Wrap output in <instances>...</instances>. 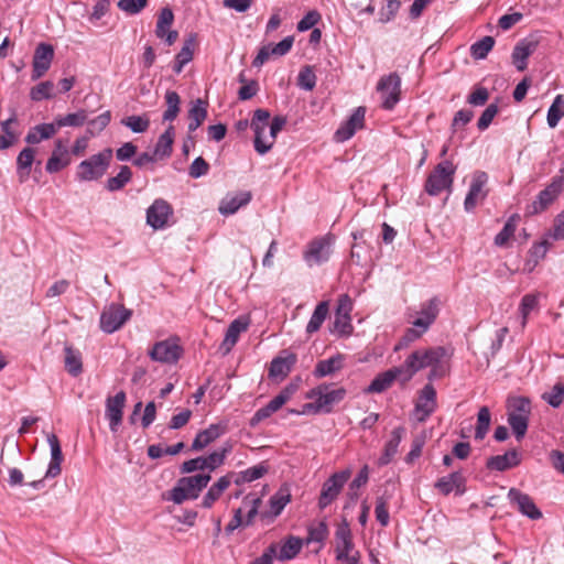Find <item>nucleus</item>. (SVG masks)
<instances>
[{"label": "nucleus", "mask_w": 564, "mask_h": 564, "mask_svg": "<svg viewBox=\"0 0 564 564\" xmlns=\"http://www.w3.org/2000/svg\"><path fill=\"white\" fill-rule=\"evenodd\" d=\"M207 107H208V102L200 98H197L196 100L191 101V107L188 110V119H189L188 131L189 132L196 131L202 126V123L205 121V119L207 117Z\"/></svg>", "instance_id": "nucleus-34"}, {"label": "nucleus", "mask_w": 564, "mask_h": 564, "mask_svg": "<svg viewBox=\"0 0 564 564\" xmlns=\"http://www.w3.org/2000/svg\"><path fill=\"white\" fill-rule=\"evenodd\" d=\"M132 178V171L128 165H121L116 176L109 177L106 182V189L117 192L122 189Z\"/></svg>", "instance_id": "nucleus-45"}, {"label": "nucleus", "mask_w": 564, "mask_h": 564, "mask_svg": "<svg viewBox=\"0 0 564 564\" xmlns=\"http://www.w3.org/2000/svg\"><path fill=\"white\" fill-rule=\"evenodd\" d=\"M111 120V113L109 110L100 113L96 118L88 120V128L87 132L90 135L99 134L109 123Z\"/></svg>", "instance_id": "nucleus-61"}, {"label": "nucleus", "mask_w": 564, "mask_h": 564, "mask_svg": "<svg viewBox=\"0 0 564 564\" xmlns=\"http://www.w3.org/2000/svg\"><path fill=\"white\" fill-rule=\"evenodd\" d=\"M438 312L440 310L437 299H431L422 304L419 316L412 322V325L424 334L435 322Z\"/></svg>", "instance_id": "nucleus-24"}, {"label": "nucleus", "mask_w": 564, "mask_h": 564, "mask_svg": "<svg viewBox=\"0 0 564 564\" xmlns=\"http://www.w3.org/2000/svg\"><path fill=\"white\" fill-rule=\"evenodd\" d=\"M70 155L66 143L62 139L55 141L52 155L46 162V171L48 173H57L70 163Z\"/></svg>", "instance_id": "nucleus-26"}, {"label": "nucleus", "mask_w": 564, "mask_h": 564, "mask_svg": "<svg viewBox=\"0 0 564 564\" xmlns=\"http://www.w3.org/2000/svg\"><path fill=\"white\" fill-rule=\"evenodd\" d=\"M54 84L51 80H45L31 88L30 98L33 101H41L51 99L53 97Z\"/></svg>", "instance_id": "nucleus-60"}, {"label": "nucleus", "mask_w": 564, "mask_h": 564, "mask_svg": "<svg viewBox=\"0 0 564 564\" xmlns=\"http://www.w3.org/2000/svg\"><path fill=\"white\" fill-rule=\"evenodd\" d=\"M172 214V206L165 199L158 198L147 209V224L154 230L163 229Z\"/></svg>", "instance_id": "nucleus-13"}, {"label": "nucleus", "mask_w": 564, "mask_h": 564, "mask_svg": "<svg viewBox=\"0 0 564 564\" xmlns=\"http://www.w3.org/2000/svg\"><path fill=\"white\" fill-rule=\"evenodd\" d=\"M346 395L344 388L333 389L330 384H319L311 389L306 393V399L313 400V402L305 403L303 410H292L293 414H305V413H330L334 405L339 403Z\"/></svg>", "instance_id": "nucleus-2"}, {"label": "nucleus", "mask_w": 564, "mask_h": 564, "mask_svg": "<svg viewBox=\"0 0 564 564\" xmlns=\"http://www.w3.org/2000/svg\"><path fill=\"white\" fill-rule=\"evenodd\" d=\"M230 475H225L220 477L204 496L202 506L206 509L212 508L215 501H217L220 498V496L230 486Z\"/></svg>", "instance_id": "nucleus-39"}, {"label": "nucleus", "mask_w": 564, "mask_h": 564, "mask_svg": "<svg viewBox=\"0 0 564 564\" xmlns=\"http://www.w3.org/2000/svg\"><path fill=\"white\" fill-rule=\"evenodd\" d=\"M539 306V295L538 294H525L521 303L519 305V312L521 314V327L524 328L528 323V317L530 313L536 310Z\"/></svg>", "instance_id": "nucleus-52"}, {"label": "nucleus", "mask_w": 564, "mask_h": 564, "mask_svg": "<svg viewBox=\"0 0 564 564\" xmlns=\"http://www.w3.org/2000/svg\"><path fill=\"white\" fill-rule=\"evenodd\" d=\"M495 45L492 36H484L470 47V54L475 59H484Z\"/></svg>", "instance_id": "nucleus-54"}, {"label": "nucleus", "mask_w": 564, "mask_h": 564, "mask_svg": "<svg viewBox=\"0 0 564 564\" xmlns=\"http://www.w3.org/2000/svg\"><path fill=\"white\" fill-rule=\"evenodd\" d=\"M232 447L229 443H227L225 446L219 448L218 451H215L210 453L208 456L204 457L206 463V468L209 471L215 470L219 466H221L225 462L226 456L231 452Z\"/></svg>", "instance_id": "nucleus-53"}, {"label": "nucleus", "mask_w": 564, "mask_h": 564, "mask_svg": "<svg viewBox=\"0 0 564 564\" xmlns=\"http://www.w3.org/2000/svg\"><path fill=\"white\" fill-rule=\"evenodd\" d=\"M174 137V127L170 124L166 130L159 137V140L154 147L153 154L156 156V159H166L171 156L173 151Z\"/></svg>", "instance_id": "nucleus-38"}, {"label": "nucleus", "mask_w": 564, "mask_h": 564, "mask_svg": "<svg viewBox=\"0 0 564 564\" xmlns=\"http://www.w3.org/2000/svg\"><path fill=\"white\" fill-rule=\"evenodd\" d=\"M121 124L134 133H143L150 127V120L145 116H129L121 120Z\"/></svg>", "instance_id": "nucleus-56"}, {"label": "nucleus", "mask_w": 564, "mask_h": 564, "mask_svg": "<svg viewBox=\"0 0 564 564\" xmlns=\"http://www.w3.org/2000/svg\"><path fill=\"white\" fill-rule=\"evenodd\" d=\"M294 391V386H288L284 389H282L280 393L268 403L273 413L279 411L291 399Z\"/></svg>", "instance_id": "nucleus-64"}, {"label": "nucleus", "mask_w": 564, "mask_h": 564, "mask_svg": "<svg viewBox=\"0 0 564 564\" xmlns=\"http://www.w3.org/2000/svg\"><path fill=\"white\" fill-rule=\"evenodd\" d=\"M455 165L451 161L438 163L427 176L425 182V191L431 196H437L443 191L449 189L453 185Z\"/></svg>", "instance_id": "nucleus-5"}, {"label": "nucleus", "mask_w": 564, "mask_h": 564, "mask_svg": "<svg viewBox=\"0 0 564 564\" xmlns=\"http://www.w3.org/2000/svg\"><path fill=\"white\" fill-rule=\"evenodd\" d=\"M377 91L380 94L382 107L386 110H392L401 96V78L398 73L382 76L377 84Z\"/></svg>", "instance_id": "nucleus-6"}, {"label": "nucleus", "mask_w": 564, "mask_h": 564, "mask_svg": "<svg viewBox=\"0 0 564 564\" xmlns=\"http://www.w3.org/2000/svg\"><path fill=\"white\" fill-rule=\"evenodd\" d=\"M536 47V42L528 40H522L514 46L512 63L518 70L523 72L528 67L527 59L535 52Z\"/></svg>", "instance_id": "nucleus-30"}, {"label": "nucleus", "mask_w": 564, "mask_h": 564, "mask_svg": "<svg viewBox=\"0 0 564 564\" xmlns=\"http://www.w3.org/2000/svg\"><path fill=\"white\" fill-rule=\"evenodd\" d=\"M366 109L358 107L350 117L336 130L335 140L345 142L349 140L358 129L364 127Z\"/></svg>", "instance_id": "nucleus-20"}, {"label": "nucleus", "mask_w": 564, "mask_h": 564, "mask_svg": "<svg viewBox=\"0 0 564 564\" xmlns=\"http://www.w3.org/2000/svg\"><path fill=\"white\" fill-rule=\"evenodd\" d=\"M65 368L73 377H77L83 371L80 352L69 346L65 347Z\"/></svg>", "instance_id": "nucleus-46"}, {"label": "nucleus", "mask_w": 564, "mask_h": 564, "mask_svg": "<svg viewBox=\"0 0 564 564\" xmlns=\"http://www.w3.org/2000/svg\"><path fill=\"white\" fill-rule=\"evenodd\" d=\"M126 392L119 391L106 400V419L109 421V429L116 433L122 422L123 408L126 404Z\"/></svg>", "instance_id": "nucleus-15"}, {"label": "nucleus", "mask_w": 564, "mask_h": 564, "mask_svg": "<svg viewBox=\"0 0 564 564\" xmlns=\"http://www.w3.org/2000/svg\"><path fill=\"white\" fill-rule=\"evenodd\" d=\"M465 484L464 475L460 471H453L447 476L438 478L434 487L444 496H448L452 492L462 496L466 491Z\"/></svg>", "instance_id": "nucleus-22"}, {"label": "nucleus", "mask_w": 564, "mask_h": 564, "mask_svg": "<svg viewBox=\"0 0 564 564\" xmlns=\"http://www.w3.org/2000/svg\"><path fill=\"white\" fill-rule=\"evenodd\" d=\"M333 238L324 236L308 243L304 252V260L308 267L319 265L326 262L330 256Z\"/></svg>", "instance_id": "nucleus-12"}, {"label": "nucleus", "mask_w": 564, "mask_h": 564, "mask_svg": "<svg viewBox=\"0 0 564 564\" xmlns=\"http://www.w3.org/2000/svg\"><path fill=\"white\" fill-rule=\"evenodd\" d=\"M328 312H329L328 302L327 301L319 302L316 305V307L306 325V333L307 334L316 333L321 328L323 323L325 322V319L328 315Z\"/></svg>", "instance_id": "nucleus-41"}, {"label": "nucleus", "mask_w": 564, "mask_h": 564, "mask_svg": "<svg viewBox=\"0 0 564 564\" xmlns=\"http://www.w3.org/2000/svg\"><path fill=\"white\" fill-rule=\"evenodd\" d=\"M335 551L352 552L357 551L352 541L351 530L348 522L344 519L336 529L335 532Z\"/></svg>", "instance_id": "nucleus-33"}, {"label": "nucleus", "mask_w": 564, "mask_h": 564, "mask_svg": "<svg viewBox=\"0 0 564 564\" xmlns=\"http://www.w3.org/2000/svg\"><path fill=\"white\" fill-rule=\"evenodd\" d=\"M242 505L248 509L247 516L243 519L245 520V527H250L254 518L259 513V507L261 505V499L259 497H254L253 495H248L243 498Z\"/></svg>", "instance_id": "nucleus-59"}, {"label": "nucleus", "mask_w": 564, "mask_h": 564, "mask_svg": "<svg viewBox=\"0 0 564 564\" xmlns=\"http://www.w3.org/2000/svg\"><path fill=\"white\" fill-rule=\"evenodd\" d=\"M251 193L248 191L227 195L219 204L218 210L224 216L234 215L239 208L248 205L251 200Z\"/></svg>", "instance_id": "nucleus-27"}, {"label": "nucleus", "mask_w": 564, "mask_h": 564, "mask_svg": "<svg viewBox=\"0 0 564 564\" xmlns=\"http://www.w3.org/2000/svg\"><path fill=\"white\" fill-rule=\"evenodd\" d=\"M564 117V97L557 95L547 110L546 121L550 128H555Z\"/></svg>", "instance_id": "nucleus-50"}, {"label": "nucleus", "mask_w": 564, "mask_h": 564, "mask_svg": "<svg viewBox=\"0 0 564 564\" xmlns=\"http://www.w3.org/2000/svg\"><path fill=\"white\" fill-rule=\"evenodd\" d=\"M508 415L529 417L531 402L525 397H509L507 400Z\"/></svg>", "instance_id": "nucleus-42"}, {"label": "nucleus", "mask_w": 564, "mask_h": 564, "mask_svg": "<svg viewBox=\"0 0 564 564\" xmlns=\"http://www.w3.org/2000/svg\"><path fill=\"white\" fill-rule=\"evenodd\" d=\"M488 182V175L486 172L478 171L474 174L469 191L465 197L464 208L466 212H471L478 202L482 200L487 196L485 185Z\"/></svg>", "instance_id": "nucleus-17"}, {"label": "nucleus", "mask_w": 564, "mask_h": 564, "mask_svg": "<svg viewBox=\"0 0 564 564\" xmlns=\"http://www.w3.org/2000/svg\"><path fill=\"white\" fill-rule=\"evenodd\" d=\"M508 423L518 441L522 440L528 431L529 417L508 415Z\"/></svg>", "instance_id": "nucleus-63"}, {"label": "nucleus", "mask_w": 564, "mask_h": 564, "mask_svg": "<svg viewBox=\"0 0 564 564\" xmlns=\"http://www.w3.org/2000/svg\"><path fill=\"white\" fill-rule=\"evenodd\" d=\"M58 131L55 121L50 123H40L32 127L25 135V142L37 144L43 140L52 138Z\"/></svg>", "instance_id": "nucleus-37"}, {"label": "nucleus", "mask_w": 564, "mask_h": 564, "mask_svg": "<svg viewBox=\"0 0 564 564\" xmlns=\"http://www.w3.org/2000/svg\"><path fill=\"white\" fill-rule=\"evenodd\" d=\"M270 112L267 109H257L253 112L250 127L254 132V150L263 155L271 150V144L264 141V131L269 127Z\"/></svg>", "instance_id": "nucleus-10"}, {"label": "nucleus", "mask_w": 564, "mask_h": 564, "mask_svg": "<svg viewBox=\"0 0 564 564\" xmlns=\"http://www.w3.org/2000/svg\"><path fill=\"white\" fill-rule=\"evenodd\" d=\"M54 57V48L51 44L40 43L33 56L32 79L36 80L50 69Z\"/></svg>", "instance_id": "nucleus-19"}, {"label": "nucleus", "mask_w": 564, "mask_h": 564, "mask_svg": "<svg viewBox=\"0 0 564 564\" xmlns=\"http://www.w3.org/2000/svg\"><path fill=\"white\" fill-rule=\"evenodd\" d=\"M268 467L263 464H259L252 467H249L239 473L238 478L235 480L237 485L241 482H251L259 478H261L264 474H267Z\"/></svg>", "instance_id": "nucleus-55"}, {"label": "nucleus", "mask_w": 564, "mask_h": 564, "mask_svg": "<svg viewBox=\"0 0 564 564\" xmlns=\"http://www.w3.org/2000/svg\"><path fill=\"white\" fill-rule=\"evenodd\" d=\"M563 177L556 176L541 191L536 198L527 207L528 215H538L551 206L563 191Z\"/></svg>", "instance_id": "nucleus-7"}, {"label": "nucleus", "mask_w": 564, "mask_h": 564, "mask_svg": "<svg viewBox=\"0 0 564 564\" xmlns=\"http://www.w3.org/2000/svg\"><path fill=\"white\" fill-rule=\"evenodd\" d=\"M521 459L517 449H511L503 455L491 456L487 460V468L490 470L505 471L520 464Z\"/></svg>", "instance_id": "nucleus-28"}, {"label": "nucleus", "mask_w": 564, "mask_h": 564, "mask_svg": "<svg viewBox=\"0 0 564 564\" xmlns=\"http://www.w3.org/2000/svg\"><path fill=\"white\" fill-rule=\"evenodd\" d=\"M174 21V13L170 8H163L160 11L156 26H155V35L159 39L165 40L167 45H172L176 42L178 37V33L175 30H170Z\"/></svg>", "instance_id": "nucleus-23"}, {"label": "nucleus", "mask_w": 564, "mask_h": 564, "mask_svg": "<svg viewBox=\"0 0 564 564\" xmlns=\"http://www.w3.org/2000/svg\"><path fill=\"white\" fill-rule=\"evenodd\" d=\"M518 215H512L505 224L503 228L496 235L495 245L503 247L507 245L509 239L514 235L516 231V219Z\"/></svg>", "instance_id": "nucleus-58"}, {"label": "nucleus", "mask_w": 564, "mask_h": 564, "mask_svg": "<svg viewBox=\"0 0 564 564\" xmlns=\"http://www.w3.org/2000/svg\"><path fill=\"white\" fill-rule=\"evenodd\" d=\"M491 422V414L487 406H481L477 414V424L475 430V438L484 440L489 431Z\"/></svg>", "instance_id": "nucleus-51"}, {"label": "nucleus", "mask_w": 564, "mask_h": 564, "mask_svg": "<svg viewBox=\"0 0 564 564\" xmlns=\"http://www.w3.org/2000/svg\"><path fill=\"white\" fill-rule=\"evenodd\" d=\"M508 499L514 505L520 513L531 520H539L542 518L541 510L536 507L533 499L517 488H511L508 491Z\"/></svg>", "instance_id": "nucleus-16"}, {"label": "nucleus", "mask_w": 564, "mask_h": 564, "mask_svg": "<svg viewBox=\"0 0 564 564\" xmlns=\"http://www.w3.org/2000/svg\"><path fill=\"white\" fill-rule=\"evenodd\" d=\"M89 112L85 109H79L76 112L67 113L65 116H57L54 121L57 129L63 127H82L88 119Z\"/></svg>", "instance_id": "nucleus-43"}, {"label": "nucleus", "mask_w": 564, "mask_h": 564, "mask_svg": "<svg viewBox=\"0 0 564 564\" xmlns=\"http://www.w3.org/2000/svg\"><path fill=\"white\" fill-rule=\"evenodd\" d=\"M402 378H404V373L401 366L392 367L387 371L377 375L371 383L365 389V393H381L389 389L397 379H400L402 382Z\"/></svg>", "instance_id": "nucleus-21"}, {"label": "nucleus", "mask_w": 564, "mask_h": 564, "mask_svg": "<svg viewBox=\"0 0 564 564\" xmlns=\"http://www.w3.org/2000/svg\"><path fill=\"white\" fill-rule=\"evenodd\" d=\"M249 322L241 318H237L229 324L225 338L221 343V348L225 352H229L231 350V348L237 344L240 334L247 330Z\"/></svg>", "instance_id": "nucleus-35"}, {"label": "nucleus", "mask_w": 564, "mask_h": 564, "mask_svg": "<svg viewBox=\"0 0 564 564\" xmlns=\"http://www.w3.org/2000/svg\"><path fill=\"white\" fill-rule=\"evenodd\" d=\"M343 360L344 357L339 354L327 359L321 360L315 366L313 373L316 378H323L333 375L334 372L341 369Z\"/></svg>", "instance_id": "nucleus-40"}, {"label": "nucleus", "mask_w": 564, "mask_h": 564, "mask_svg": "<svg viewBox=\"0 0 564 564\" xmlns=\"http://www.w3.org/2000/svg\"><path fill=\"white\" fill-rule=\"evenodd\" d=\"M209 474H198L180 478L175 486L167 491L166 499L175 505H182L185 500H195L199 497L202 490L210 481Z\"/></svg>", "instance_id": "nucleus-3"}, {"label": "nucleus", "mask_w": 564, "mask_h": 564, "mask_svg": "<svg viewBox=\"0 0 564 564\" xmlns=\"http://www.w3.org/2000/svg\"><path fill=\"white\" fill-rule=\"evenodd\" d=\"M112 150L107 148L101 152L84 160L78 165L77 178L79 181H95L100 178L109 167Z\"/></svg>", "instance_id": "nucleus-4"}, {"label": "nucleus", "mask_w": 564, "mask_h": 564, "mask_svg": "<svg viewBox=\"0 0 564 564\" xmlns=\"http://www.w3.org/2000/svg\"><path fill=\"white\" fill-rule=\"evenodd\" d=\"M436 409V391L432 384H425L420 391L415 403L414 415L419 422H424Z\"/></svg>", "instance_id": "nucleus-18"}, {"label": "nucleus", "mask_w": 564, "mask_h": 564, "mask_svg": "<svg viewBox=\"0 0 564 564\" xmlns=\"http://www.w3.org/2000/svg\"><path fill=\"white\" fill-rule=\"evenodd\" d=\"M291 501V495L289 489L281 488L275 492L269 500L270 510L260 513V518L267 524L273 522V520L281 514L285 506Z\"/></svg>", "instance_id": "nucleus-25"}, {"label": "nucleus", "mask_w": 564, "mask_h": 564, "mask_svg": "<svg viewBox=\"0 0 564 564\" xmlns=\"http://www.w3.org/2000/svg\"><path fill=\"white\" fill-rule=\"evenodd\" d=\"M131 315L132 312L123 305L111 303L100 315V328L107 334H112L120 329Z\"/></svg>", "instance_id": "nucleus-8"}, {"label": "nucleus", "mask_w": 564, "mask_h": 564, "mask_svg": "<svg viewBox=\"0 0 564 564\" xmlns=\"http://www.w3.org/2000/svg\"><path fill=\"white\" fill-rule=\"evenodd\" d=\"M302 549V540L295 536H290L286 541L280 546L279 553H276V557L280 561H288L294 558Z\"/></svg>", "instance_id": "nucleus-48"}, {"label": "nucleus", "mask_w": 564, "mask_h": 564, "mask_svg": "<svg viewBox=\"0 0 564 564\" xmlns=\"http://www.w3.org/2000/svg\"><path fill=\"white\" fill-rule=\"evenodd\" d=\"M403 434H404V427L398 426V427L393 429V431L391 432V437L384 446L383 454L378 459L379 466H386V465L390 464L392 458L398 453V448L401 443Z\"/></svg>", "instance_id": "nucleus-36"}, {"label": "nucleus", "mask_w": 564, "mask_h": 564, "mask_svg": "<svg viewBox=\"0 0 564 564\" xmlns=\"http://www.w3.org/2000/svg\"><path fill=\"white\" fill-rule=\"evenodd\" d=\"M181 355L182 348L172 339L155 343L149 351L152 360L162 364H175L181 358Z\"/></svg>", "instance_id": "nucleus-14"}, {"label": "nucleus", "mask_w": 564, "mask_h": 564, "mask_svg": "<svg viewBox=\"0 0 564 564\" xmlns=\"http://www.w3.org/2000/svg\"><path fill=\"white\" fill-rule=\"evenodd\" d=\"M285 356L275 357L269 368V377L271 378H285L292 367L295 365L297 358L295 354L283 351Z\"/></svg>", "instance_id": "nucleus-29"}, {"label": "nucleus", "mask_w": 564, "mask_h": 564, "mask_svg": "<svg viewBox=\"0 0 564 564\" xmlns=\"http://www.w3.org/2000/svg\"><path fill=\"white\" fill-rule=\"evenodd\" d=\"M35 151L32 148H24L17 158L18 174L20 182H24L29 174L32 163L34 161Z\"/></svg>", "instance_id": "nucleus-44"}, {"label": "nucleus", "mask_w": 564, "mask_h": 564, "mask_svg": "<svg viewBox=\"0 0 564 564\" xmlns=\"http://www.w3.org/2000/svg\"><path fill=\"white\" fill-rule=\"evenodd\" d=\"M316 75L312 66L306 65L301 68L297 76V86L304 90L311 91L316 86Z\"/></svg>", "instance_id": "nucleus-57"}, {"label": "nucleus", "mask_w": 564, "mask_h": 564, "mask_svg": "<svg viewBox=\"0 0 564 564\" xmlns=\"http://www.w3.org/2000/svg\"><path fill=\"white\" fill-rule=\"evenodd\" d=\"M224 434V429L218 424H212L198 432L192 443V451H202Z\"/></svg>", "instance_id": "nucleus-32"}, {"label": "nucleus", "mask_w": 564, "mask_h": 564, "mask_svg": "<svg viewBox=\"0 0 564 564\" xmlns=\"http://www.w3.org/2000/svg\"><path fill=\"white\" fill-rule=\"evenodd\" d=\"M47 442L51 448V462L48 464L45 478H54L61 474L63 453L59 441L55 434H47Z\"/></svg>", "instance_id": "nucleus-31"}, {"label": "nucleus", "mask_w": 564, "mask_h": 564, "mask_svg": "<svg viewBox=\"0 0 564 564\" xmlns=\"http://www.w3.org/2000/svg\"><path fill=\"white\" fill-rule=\"evenodd\" d=\"M542 399L552 408H558L564 401V384L556 383L550 391L542 394Z\"/></svg>", "instance_id": "nucleus-62"}, {"label": "nucleus", "mask_w": 564, "mask_h": 564, "mask_svg": "<svg viewBox=\"0 0 564 564\" xmlns=\"http://www.w3.org/2000/svg\"><path fill=\"white\" fill-rule=\"evenodd\" d=\"M327 535H328V528H327L326 522L319 521V522L311 524L308 527V534L306 538V542L308 544L317 543L318 545H317L316 551H319L323 547L324 542L327 539Z\"/></svg>", "instance_id": "nucleus-47"}, {"label": "nucleus", "mask_w": 564, "mask_h": 564, "mask_svg": "<svg viewBox=\"0 0 564 564\" xmlns=\"http://www.w3.org/2000/svg\"><path fill=\"white\" fill-rule=\"evenodd\" d=\"M352 311V301L348 294H341L338 297L337 307L334 317V330L339 335H350L352 332L350 313Z\"/></svg>", "instance_id": "nucleus-11"}, {"label": "nucleus", "mask_w": 564, "mask_h": 564, "mask_svg": "<svg viewBox=\"0 0 564 564\" xmlns=\"http://www.w3.org/2000/svg\"><path fill=\"white\" fill-rule=\"evenodd\" d=\"M166 109L163 112V121H170L176 119L180 112L181 98L180 95L174 90H166L164 95Z\"/></svg>", "instance_id": "nucleus-49"}, {"label": "nucleus", "mask_w": 564, "mask_h": 564, "mask_svg": "<svg viewBox=\"0 0 564 564\" xmlns=\"http://www.w3.org/2000/svg\"><path fill=\"white\" fill-rule=\"evenodd\" d=\"M350 477V470H341L333 474L323 485L319 499L318 507L321 509H325L329 506L340 494L344 485Z\"/></svg>", "instance_id": "nucleus-9"}, {"label": "nucleus", "mask_w": 564, "mask_h": 564, "mask_svg": "<svg viewBox=\"0 0 564 564\" xmlns=\"http://www.w3.org/2000/svg\"><path fill=\"white\" fill-rule=\"evenodd\" d=\"M446 355L444 347H431L427 349H416L410 354L401 366L404 378L402 383L410 381L413 376L422 369L431 367L429 379L432 380L437 376V367Z\"/></svg>", "instance_id": "nucleus-1"}]
</instances>
